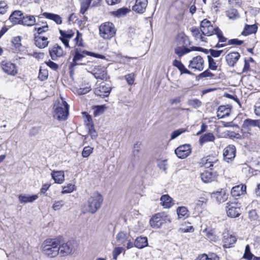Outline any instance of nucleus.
Instances as JSON below:
<instances>
[{
  "mask_svg": "<svg viewBox=\"0 0 260 260\" xmlns=\"http://www.w3.org/2000/svg\"><path fill=\"white\" fill-rule=\"evenodd\" d=\"M103 202V196L98 192H95L88 199L86 204L82 207L83 213H95L101 207Z\"/></svg>",
  "mask_w": 260,
  "mask_h": 260,
  "instance_id": "obj_1",
  "label": "nucleus"
},
{
  "mask_svg": "<svg viewBox=\"0 0 260 260\" xmlns=\"http://www.w3.org/2000/svg\"><path fill=\"white\" fill-rule=\"evenodd\" d=\"M53 117L59 120H66L69 114V105L62 98L54 103Z\"/></svg>",
  "mask_w": 260,
  "mask_h": 260,
  "instance_id": "obj_2",
  "label": "nucleus"
},
{
  "mask_svg": "<svg viewBox=\"0 0 260 260\" xmlns=\"http://www.w3.org/2000/svg\"><path fill=\"white\" fill-rule=\"evenodd\" d=\"M59 241L55 239H48L42 244V250L44 254L53 257L59 253Z\"/></svg>",
  "mask_w": 260,
  "mask_h": 260,
  "instance_id": "obj_3",
  "label": "nucleus"
},
{
  "mask_svg": "<svg viewBox=\"0 0 260 260\" xmlns=\"http://www.w3.org/2000/svg\"><path fill=\"white\" fill-rule=\"evenodd\" d=\"M116 32L114 25L110 22L103 23L99 27L100 36L105 40H110L114 37Z\"/></svg>",
  "mask_w": 260,
  "mask_h": 260,
  "instance_id": "obj_4",
  "label": "nucleus"
},
{
  "mask_svg": "<svg viewBox=\"0 0 260 260\" xmlns=\"http://www.w3.org/2000/svg\"><path fill=\"white\" fill-rule=\"evenodd\" d=\"M171 220L169 216L165 213H158L153 215L150 219L149 223L153 228L158 229L167 223L170 222Z\"/></svg>",
  "mask_w": 260,
  "mask_h": 260,
  "instance_id": "obj_5",
  "label": "nucleus"
},
{
  "mask_svg": "<svg viewBox=\"0 0 260 260\" xmlns=\"http://www.w3.org/2000/svg\"><path fill=\"white\" fill-rule=\"evenodd\" d=\"M116 239L118 245L126 246L127 249L134 247L132 237L129 233L121 231L116 235Z\"/></svg>",
  "mask_w": 260,
  "mask_h": 260,
  "instance_id": "obj_6",
  "label": "nucleus"
},
{
  "mask_svg": "<svg viewBox=\"0 0 260 260\" xmlns=\"http://www.w3.org/2000/svg\"><path fill=\"white\" fill-rule=\"evenodd\" d=\"M86 55H89L98 58H104V56L101 54H96L88 51L83 50L80 48H76L75 55L73 59V62L77 64V62L81 60Z\"/></svg>",
  "mask_w": 260,
  "mask_h": 260,
  "instance_id": "obj_7",
  "label": "nucleus"
},
{
  "mask_svg": "<svg viewBox=\"0 0 260 260\" xmlns=\"http://www.w3.org/2000/svg\"><path fill=\"white\" fill-rule=\"evenodd\" d=\"M225 208L229 217L236 218L241 214L240 204L238 203H228Z\"/></svg>",
  "mask_w": 260,
  "mask_h": 260,
  "instance_id": "obj_8",
  "label": "nucleus"
},
{
  "mask_svg": "<svg viewBox=\"0 0 260 260\" xmlns=\"http://www.w3.org/2000/svg\"><path fill=\"white\" fill-rule=\"evenodd\" d=\"M200 28L204 35L210 36L216 34V28L218 27H214L210 21L205 19L201 22Z\"/></svg>",
  "mask_w": 260,
  "mask_h": 260,
  "instance_id": "obj_9",
  "label": "nucleus"
},
{
  "mask_svg": "<svg viewBox=\"0 0 260 260\" xmlns=\"http://www.w3.org/2000/svg\"><path fill=\"white\" fill-rule=\"evenodd\" d=\"M1 67L3 71L7 74L15 76L17 74V69L15 64L8 60H3L1 62Z\"/></svg>",
  "mask_w": 260,
  "mask_h": 260,
  "instance_id": "obj_10",
  "label": "nucleus"
},
{
  "mask_svg": "<svg viewBox=\"0 0 260 260\" xmlns=\"http://www.w3.org/2000/svg\"><path fill=\"white\" fill-rule=\"evenodd\" d=\"M111 90L109 85L103 82L94 89V93L101 97H107L109 95Z\"/></svg>",
  "mask_w": 260,
  "mask_h": 260,
  "instance_id": "obj_11",
  "label": "nucleus"
},
{
  "mask_svg": "<svg viewBox=\"0 0 260 260\" xmlns=\"http://www.w3.org/2000/svg\"><path fill=\"white\" fill-rule=\"evenodd\" d=\"M204 61L203 58L200 56H197L192 58L190 61L188 68L201 71L204 69Z\"/></svg>",
  "mask_w": 260,
  "mask_h": 260,
  "instance_id": "obj_12",
  "label": "nucleus"
},
{
  "mask_svg": "<svg viewBox=\"0 0 260 260\" xmlns=\"http://www.w3.org/2000/svg\"><path fill=\"white\" fill-rule=\"evenodd\" d=\"M175 153L179 158L184 159L191 153L190 146L187 144L180 146L175 150Z\"/></svg>",
  "mask_w": 260,
  "mask_h": 260,
  "instance_id": "obj_13",
  "label": "nucleus"
},
{
  "mask_svg": "<svg viewBox=\"0 0 260 260\" xmlns=\"http://www.w3.org/2000/svg\"><path fill=\"white\" fill-rule=\"evenodd\" d=\"M147 5L148 0H136L132 10L136 13L143 14L146 11Z\"/></svg>",
  "mask_w": 260,
  "mask_h": 260,
  "instance_id": "obj_14",
  "label": "nucleus"
},
{
  "mask_svg": "<svg viewBox=\"0 0 260 260\" xmlns=\"http://www.w3.org/2000/svg\"><path fill=\"white\" fill-rule=\"evenodd\" d=\"M202 163L206 168L213 169L218 165V159L216 157L213 156H207L202 160Z\"/></svg>",
  "mask_w": 260,
  "mask_h": 260,
  "instance_id": "obj_15",
  "label": "nucleus"
},
{
  "mask_svg": "<svg viewBox=\"0 0 260 260\" xmlns=\"http://www.w3.org/2000/svg\"><path fill=\"white\" fill-rule=\"evenodd\" d=\"M236 147L234 145H229L223 150L224 159L228 162L232 160L236 155Z\"/></svg>",
  "mask_w": 260,
  "mask_h": 260,
  "instance_id": "obj_16",
  "label": "nucleus"
},
{
  "mask_svg": "<svg viewBox=\"0 0 260 260\" xmlns=\"http://www.w3.org/2000/svg\"><path fill=\"white\" fill-rule=\"evenodd\" d=\"M92 74L96 79L106 80L109 78L106 70L100 66L95 67L92 71Z\"/></svg>",
  "mask_w": 260,
  "mask_h": 260,
  "instance_id": "obj_17",
  "label": "nucleus"
},
{
  "mask_svg": "<svg viewBox=\"0 0 260 260\" xmlns=\"http://www.w3.org/2000/svg\"><path fill=\"white\" fill-rule=\"evenodd\" d=\"M59 32L60 34V40L66 48H70L69 41L74 36V32L72 30L67 31L59 30Z\"/></svg>",
  "mask_w": 260,
  "mask_h": 260,
  "instance_id": "obj_18",
  "label": "nucleus"
},
{
  "mask_svg": "<svg viewBox=\"0 0 260 260\" xmlns=\"http://www.w3.org/2000/svg\"><path fill=\"white\" fill-rule=\"evenodd\" d=\"M232 107L230 105L220 106L217 111V116L218 119L224 118L229 116L231 112Z\"/></svg>",
  "mask_w": 260,
  "mask_h": 260,
  "instance_id": "obj_19",
  "label": "nucleus"
},
{
  "mask_svg": "<svg viewBox=\"0 0 260 260\" xmlns=\"http://www.w3.org/2000/svg\"><path fill=\"white\" fill-rule=\"evenodd\" d=\"M49 53L53 60H56L63 55V51L61 47L55 45L49 50Z\"/></svg>",
  "mask_w": 260,
  "mask_h": 260,
  "instance_id": "obj_20",
  "label": "nucleus"
},
{
  "mask_svg": "<svg viewBox=\"0 0 260 260\" xmlns=\"http://www.w3.org/2000/svg\"><path fill=\"white\" fill-rule=\"evenodd\" d=\"M35 42L36 46L40 48H44L48 46V38L43 36L35 35Z\"/></svg>",
  "mask_w": 260,
  "mask_h": 260,
  "instance_id": "obj_21",
  "label": "nucleus"
},
{
  "mask_svg": "<svg viewBox=\"0 0 260 260\" xmlns=\"http://www.w3.org/2000/svg\"><path fill=\"white\" fill-rule=\"evenodd\" d=\"M51 176L55 183L61 184L64 181V173L63 171H53Z\"/></svg>",
  "mask_w": 260,
  "mask_h": 260,
  "instance_id": "obj_22",
  "label": "nucleus"
},
{
  "mask_svg": "<svg viewBox=\"0 0 260 260\" xmlns=\"http://www.w3.org/2000/svg\"><path fill=\"white\" fill-rule=\"evenodd\" d=\"M240 55L238 52H232L226 56V61L228 64L231 67H234L239 59Z\"/></svg>",
  "mask_w": 260,
  "mask_h": 260,
  "instance_id": "obj_23",
  "label": "nucleus"
},
{
  "mask_svg": "<svg viewBox=\"0 0 260 260\" xmlns=\"http://www.w3.org/2000/svg\"><path fill=\"white\" fill-rule=\"evenodd\" d=\"M246 189V186L243 184L236 185L232 188L231 194L233 197H238L245 193Z\"/></svg>",
  "mask_w": 260,
  "mask_h": 260,
  "instance_id": "obj_24",
  "label": "nucleus"
},
{
  "mask_svg": "<svg viewBox=\"0 0 260 260\" xmlns=\"http://www.w3.org/2000/svg\"><path fill=\"white\" fill-rule=\"evenodd\" d=\"M59 253L62 256L71 254L73 251V246L70 243H63L58 247Z\"/></svg>",
  "mask_w": 260,
  "mask_h": 260,
  "instance_id": "obj_25",
  "label": "nucleus"
},
{
  "mask_svg": "<svg viewBox=\"0 0 260 260\" xmlns=\"http://www.w3.org/2000/svg\"><path fill=\"white\" fill-rule=\"evenodd\" d=\"M237 241L236 236L234 235H230L229 234H224L223 236V242L224 243V246L225 248H229L234 244Z\"/></svg>",
  "mask_w": 260,
  "mask_h": 260,
  "instance_id": "obj_26",
  "label": "nucleus"
},
{
  "mask_svg": "<svg viewBox=\"0 0 260 260\" xmlns=\"http://www.w3.org/2000/svg\"><path fill=\"white\" fill-rule=\"evenodd\" d=\"M216 174L210 171H205L201 174L202 180L205 182H210L215 179Z\"/></svg>",
  "mask_w": 260,
  "mask_h": 260,
  "instance_id": "obj_27",
  "label": "nucleus"
},
{
  "mask_svg": "<svg viewBox=\"0 0 260 260\" xmlns=\"http://www.w3.org/2000/svg\"><path fill=\"white\" fill-rule=\"evenodd\" d=\"M243 127L248 130H250L251 127H258L260 129V121L259 120L247 119L244 121Z\"/></svg>",
  "mask_w": 260,
  "mask_h": 260,
  "instance_id": "obj_28",
  "label": "nucleus"
},
{
  "mask_svg": "<svg viewBox=\"0 0 260 260\" xmlns=\"http://www.w3.org/2000/svg\"><path fill=\"white\" fill-rule=\"evenodd\" d=\"M22 13L20 11H15L10 16V20L14 24H21Z\"/></svg>",
  "mask_w": 260,
  "mask_h": 260,
  "instance_id": "obj_29",
  "label": "nucleus"
},
{
  "mask_svg": "<svg viewBox=\"0 0 260 260\" xmlns=\"http://www.w3.org/2000/svg\"><path fill=\"white\" fill-rule=\"evenodd\" d=\"M21 38L19 36L14 37L11 41V49L14 52L20 51L21 47Z\"/></svg>",
  "mask_w": 260,
  "mask_h": 260,
  "instance_id": "obj_30",
  "label": "nucleus"
},
{
  "mask_svg": "<svg viewBox=\"0 0 260 260\" xmlns=\"http://www.w3.org/2000/svg\"><path fill=\"white\" fill-rule=\"evenodd\" d=\"M160 201V204L164 208H170L174 204L173 199L168 194L162 196Z\"/></svg>",
  "mask_w": 260,
  "mask_h": 260,
  "instance_id": "obj_31",
  "label": "nucleus"
},
{
  "mask_svg": "<svg viewBox=\"0 0 260 260\" xmlns=\"http://www.w3.org/2000/svg\"><path fill=\"white\" fill-rule=\"evenodd\" d=\"M134 246L138 248H143L148 245V241L146 237H139L136 239Z\"/></svg>",
  "mask_w": 260,
  "mask_h": 260,
  "instance_id": "obj_32",
  "label": "nucleus"
},
{
  "mask_svg": "<svg viewBox=\"0 0 260 260\" xmlns=\"http://www.w3.org/2000/svg\"><path fill=\"white\" fill-rule=\"evenodd\" d=\"M173 65L176 67L181 72V74H187L191 75V73L184 66V64L179 60H174L173 62Z\"/></svg>",
  "mask_w": 260,
  "mask_h": 260,
  "instance_id": "obj_33",
  "label": "nucleus"
},
{
  "mask_svg": "<svg viewBox=\"0 0 260 260\" xmlns=\"http://www.w3.org/2000/svg\"><path fill=\"white\" fill-rule=\"evenodd\" d=\"M43 15L45 18L54 21L57 24H60L62 23L61 17L57 14L45 12L43 13Z\"/></svg>",
  "mask_w": 260,
  "mask_h": 260,
  "instance_id": "obj_34",
  "label": "nucleus"
},
{
  "mask_svg": "<svg viewBox=\"0 0 260 260\" xmlns=\"http://www.w3.org/2000/svg\"><path fill=\"white\" fill-rule=\"evenodd\" d=\"M19 200L21 203H31L38 198L37 194L32 196H26L21 194L19 196Z\"/></svg>",
  "mask_w": 260,
  "mask_h": 260,
  "instance_id": "obj_35",
  "label": "nucleus"
},
{
  "mask_svg": "<svg viewBox=\"0 0 260 260\" xmlns=\"http://www.w3.org/2000/svg\"><path fill=\"white\" fill-rule=\"evenodd\" d=\"M36 18L32 15H26L23 17L21 24L24 25L32 26L35 24Z\"/></svg>",
  "mask_w": 260,
  "mask_h": 260,
  "instance_id": "obj_36",
  "label": "nucleus"
},
{
  "mask_svg": "<svg viewBox=\"0 0 260 260\" xmlns=\"http://www.w3.org/2000/svg\"><path fill=\"white\" fill-rule=\"evenodd\" d=\"M195 260H219V258L214 253H209L208 254L204 253L199 255Z\"/></svg>",
  "mask_w": 260,
  "mask_h": 260,
  "instance_id": "obj_37",
  "label": "nucleus"
},
{
  "mask_svg": "<svg viewBox=\"0 0 260 260\" xmlns=\"http://www.w3.org/2000/svg\"><path fill=\"white\" fill-rule=\"evenodd\" d=\"M215 140V137L212 133H207L202 136L199 140L200 144L203 145V144L209 142H213Z\"/></svg>",
  "mask_w": 260,
  "mask_h": 260,
  "instance_id": "obj_38",
  "label": "nucleus"
},
{
  "mask_svg": "<svg viewBox=\"0 0 260 260\" xmlns=\"http://www.w3.org/2000/svg\"><path fill=\"white\" fill-rule=\"evenodd\" d=\"M257 27L256 25H246L245 27L244 30L242 32V35L244 36H248L252 34L255 33L257 31Z\"/></svg>",
  "mask_w": 260,
  "mask_h": 260,
  "instance_id": "obj_39",
  "label": "nucleus"
},
{
  "mask_svg": "<svg viewBox=\"0 0 260 260\" xmlns=\"http://www.w3.org/2000/svg\"><path fill=\"white\" fill-rule=\"evenodd\" d=\"M130 12V10L127 8H122L112 12L113 15L117 17H121L126 15Z\"/></svg>",
  "mask_w": 260,
  "mask_h": 260,
  "instance_id": "obj_40",
  "label": "nucleus"
},
{
  "mask_svg": "<svg viewBox=\"0 0 260 260\" xmlns=\"http://www.w3.org/2000/svg\"><path fill=\"white\" fill-rule=\"evenodd\" d=\"M191 51L190 49L183 47H178L175 48V53L178 55V56L179 57H181L184 54H186L188 53H189Z\"/></svg>",
  "mask_w": 260,
  "mask_h": 260,
  "instance_id": "obj_41",
  "label": "nucleus"
},
{
  "mask_svg": "<svg viewBox=\"0 0 260 260\" xmlns=\"http://www.w3.org/2000/svg\"><path fill=\"white\" fill-rule=\"evenodd\" d=\"M188 210L184 206L179 207L177 209V213L179 218H185L188 216Z\"/></svg>",
  "mask_w": 260,
  "mask_h": 260,
  "instance_id": "obj_42",
  "label": "nucleus"
},
{
  "mask_svg": "<svg viewBox=\"0 0 260 260\" xmlns=\"http://www.w3.org/2000/svg\"><path fill=\"white\" fill-rule=\"evenodd\" d=\"M226 15L231 19H236L239 17V13L235 9H231L227 11Z\"/></svg>",
  "mask_w": 260,
  "mask_h": 260,
  "instance_id": "obj_43",
  "label": "nucleus"
},
{
  "mask_svg": "<svg viewBox=\"0 0 260 260\" xmlns=\"http://www.w3.org/2000/svg\"><path fill=\"white\" fill-rule=\"evenodd\" d=\"M254 255L250 251V248L249 245H247L245 247L244 254L243 257L247 260H252L254 257Z\"/></svg>",
  "mask_w": 260,
  "mask_h": 260,
  "instance_id": "obj_44",
  "label": "nucleus"
},
{
  "mask_svg": "<svg viewBox=\"0 0 260 260\" xmlns=\"http://www.w3.org/2000/svg\"><path fill=\"white\" fill-rule=\"evenodd\" d=\"M216 200L219 202H223L226 198L225 192L224 191H217L214 193Z\"/></svg>",
  "mask_w": 260,
  "mask_h": 260,
  "instance_id": "obj_45",
  "label": "nucleus"
},
{
  "mask_svg": "<svg viewBox=\"0 0 260 260\" xmlns=\"http://www.w3.org/2000/svg\"><path fill=\"white\" fill-rule=\"evenodd\" d=\"M74 46H83V40L82 38V34L77 31V35L73 42Z\"/></svg>",
  "mask_w": 260,
  "mask_h": 260,
  "instance_id": "obj_46",
  "label": "nucleus"
},
{
  "mask_svg": "<svg viewBox=\"0 0 260 260\" xmlns=\"http://www.w3.org/2000/svg\"><path fill=\"white\" fill-rule=\"evenodd\" d=\"M91 0H86L81 3L80 13L84 14L90 5Z\"/></svg>",
  "mask_w": 260,
  "mask_h": 260,
  "instance_id": "obj_47",
  "label": "nucleus"
},
{
  "mask_svg": "<svg viewBox=\"0 0 260 260\" xmlns=\"http://www.w3.org/2000/svg\"><path fill=\"white\" fill-rule=\"evenodd\" d=\"M64 205L63 200L55 201L52 205V209L55 211L60 210Z\"/></svg>",
  "mask_w": 260,
  "mask_h": 260,
  "instance_id": "obj_48",
  "label": "nucleus"
},
{
  "mask_svg": "<svg viewBox=\"0 0 260 260\" xmlns=\"http://www.w3.org/2000/svg\"><path fill=\"white\" fill-rule=\"evenodd\" d=\"M75 185L72 184H69L67 186H62V194L69 193L73 192L75 189Z\"/></svg>",
  "mask_w": 260,
  "mask_h": 260,
  "instance_id": "obj_49",
  "label": "nucleus"
},
{
  "mask_svg": "<svg viewBox=\"0 0 260 260\" xmlns=\"http://www.w3.org/2000/svg\"><path fill=\"white\" fill-rule=\"evenodd\" d=\"M187 104L188 105L192 106L194 108H197L201 106V102L197 99L188 100Z\"/></svg>",
  "mask_w": 260,
  "mask_h": 260,
  "instance_id": "obj_50",
  "label": "nucleus"
},
{
  "mask_svg": "<svg viewBox=\"0 0 260 260\" xmlns=\"http://www.w3.org/2000/svg\"><path fill=\"white\" fill-rule=\"evenodd\" d=\"M106 109V107L103 105L95 106L94 110V115L97 116L103 114Z\"/></svg>",
  "mask_w": 260,
  "mask_h": 260,
  "instance_id": "obj_51",
  "label": "nucleus"
},
{
  "mask_svg": "<svg viewBox=\"0 0 260 260\" xmlns=\"http://www.w3.org/2000/svg\"><path fill=\"white\" fill-rule=\"evenodd\" d=\"M93 148L90 146H86L83 148L82 152V156L83 157H88L93 152Z\"/></svg>",
  "mask_w": 260,
  "mask_h": 260,
  "instance_id": "obj_52",
  "label": "nucleus"
},
{
  "mask_svg": "<svg viewBox=\"0 0 260 260\" xmlns=\"http://www.w3.org/2000/svg\"><path fill=\"white\" fill-rule=\"evenodd\" d=\"M191 31L192 36L196 38L197 40L200 39L203 41V37L200 35L199 30L198 28L196 27H192L191 28Z\"/></svg>",
  "mask_w": 260,
  "mask_h": 260,
  "instance_id": "obj_53",
  "label": "nucleus"
},
{
  "mask_svg": "<svg viewBox=\"0 0 260 260\" xmlns=\"http://www.w3.org/2000/svg\"><path fill=\"white\" fill-rule=\"evenodd\" d=\"M48 76V73L47 71H46L45 69H40V72L39 74L38 78L41 81H44L47 78Z\"/></svg>",
  "mask_w": 260,
  "mask_h": 260,
  "instance_id": "obj_54",
  "label": "nucleus"
},
{
  "mask_svg": "<svg viewBox=\"0 0 260 260\" xmlns=\"http://www.w3.org/2000/svg\"><path fill=\"white\" fill-rule=\"evenodd\" d=\"M208 59L209 62V68L213 71L217 69V66L215 60L212 58V56L208 55Z\"/></svg>",
  "mask_w": 260,
  "mask_h": 260,
  "instance_id": "obj_55",
  "label": "nucleus"
},
{
  "mask_svg": "<svg viewBox=\"0 0 260 260\" xmlns=\"http://www.w3.org/2000/svg\"><path fill=\"white\" fill-rule=\"evenodd\" d=\"M194 231L193 228L191 225H188L187 226H185L182 225L181 227L179 228V231L182 233H191Z\"/></svg>",
  "mask_w": 260,
  "mask_h": 260,
  "instance_id": "obj_56",
  "label": "nucleus"
},
{
  "mask_svg": "<svg viewBox=\"0 0 260 260\" xmlns=\"http://www.w3.org/2000/svg\"><path fill=\"white\" fill-rule=\"evenodd\" d=\"M35 30L37 31V35L41 36L43 32H47L49 30V27L48 25L46 24L42 27H35Z\"/></svg>",
  "mask_w": 260,
  "mask_h": 260,
  "instance_id": "obj_57",
  "label": "nucleus"
},
{
  "mask_svg": "<svg viewBox=\"0 0 260 260\" xmlns=\"http://www.w3.org/2000/svg\"><path fill=\"white\" fill-rule=\"evenodd\" d=\"M134 74H129L125 76V79L128 85H133L135 81V77Z\"/></svg>",
  "mask_w": 260,
  "mask_h": 260,
  "instance_id": "obj_58",
  "label": "nucleus"
},
{
  "mask_svg": "<svg viewBox=\"0 0 260 260\" xmlns=\"http://www.w3.org/2000/svg\"><path fill=\"white\" fill-rule=\"evenodd\" d=\"M88 129V134L90 136L91 138L93 140L95 139L98 136V133L93 127L87 128Z\"/></svg>",
  "mask_w": 260,
  "mask_h": 260,
  "instance_id": "obj_59",
  "label": "nucleus"
},
{
  "mask_svg": "<svg viewBox=\"0 0 260 260\" xmlns=\"http://www.w3.org/2000/svg\"><path fill=\"white\" fill-rule=\"evenodd\" d=\"M185 132V129L180 128L174 131L171 134V139H174L176 138L177 137L180 136L181 134Z\"/></svg>",
  "mask_w": 260,
  "mask_h": 260,
  "instance_id": "obj_60",
  "label": "nucleus"
},
{
  "mask_svg": "<svg viewBox=\"0 0 260 260\" xmlns=\"http://www.w3.org/2000/svg\"><path fill=\"white\" fill-rule=\"evenodd\" d=\"M219 39V42L221 43L225 42L226 39L223 36L221 31L219 28H216V34Z\"/></svg>",
  "mask_w": 260,
  "mask_h": 260,
  "instance_id": "obj_61",
  "label": "nucleus"
},
{
  "mask_svg": "<svg viewBox=\"0 0 260 260\" xmlns=\"http://www.w3.org/2000/svg\"><path fill=\"white\" fill-rule=\"evenodd\" d=\"M122 248L120 247H117L114 248L113 251V259L116 260L118 256L122 252Z\"/></svg>",
  "mask_w": 260,
  "mask_h": 260,
  "instance_id": "obj_62",
  "label": "nucleus"
},
{
  "mask_svg": "<svg viewBox=\"0 0 260 260\" xmlns=\"http://www.w3.org/2000/svg\"><path fill=\"white\" fill-rule=\"evenodd\" d=\"M85 123L87 128L93 127V124L92 122L91 117L89 115H86L84 120Z\"/></svg>",
  "mask_w": 260,
  "mask_h": 260,
  "instance_id": "obj_63",
  "label": "nucleus"
},
{
  "mask_svg": "<svg viewBox=\"0 0 260 260\" xmlns=\"http://www.w3.org/2000/svg\"><path fill=\"white\" fill-rule=\"evenodd\" d=\"M207 202V199L204 197H201L196 201V207H202Z\"/></svg>",
  "mask_w": 260,
  "mask_h": 260,
  "instance_id": "obj_64",
  "label": "nucleus"
}]
</instances>
